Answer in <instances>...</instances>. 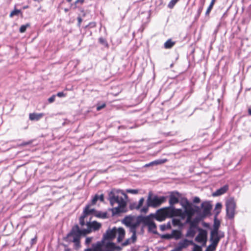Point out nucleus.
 Instances as JSON below:
<instances>
[{"label":"nucleus","mask_w":251,"mask_h":251,"mask_svg":"<svg viewBox=\"0 0 251 251\" xmlns=\"http://www.w3.org/2000/svg\"><path fill=\"white\" fill-rule=\"evenodd\" d=\"M195 241L199 243H202V246H205L207 241V232L206 230L201 229L198 235L195 238Z\"/></svg>","instance_id":"12"},{"label":"nucleus","mask_w":251,"mask_h":251,"mask_svg":"<svg viewBox=\"0 0 251 251\" xmlns=\"http://www.w3.org/2000/svg\"><path fill=\"white\" fill-rule=\"evenodd\" d=\"M65 249H64V251H71V250L68 248V247H67L66 246H65Z\"/></svg>","instance_id":"56"},{"label":"nucleus","mask_w":251,"mask_h":251,"mask_svg":"<svg viewBox=\"0 0 251 251\" xmlns=\"http://www.w3.org/2000/svg\"><path fill=\"white\" fill-rule=\"evenodd\" d=\"M179 0H171L168 3V7L170 9H172Z\"/></svg>","instance_id":"37"},{"label":"nucleus","mask_w":251,"mask_h":251,"mask_svg":"<svg viewBox=\"0 0 251 251\" xmlns=\"http://www.w3.org/2000/svg\"><path fill=\"white\" fill-rule=\"evenodd\" d=\"M19 14H21V15H22V12H21V11L20 10H19V9H14V10L12 11L10 13V15H9V17L10 18H12L15 15H19Z\"/></svg>","instance_id":"31"},{"label":"nucleus","mask_w":251,"mask_h":251,"mask_svg":"<svg viewBox=\"0 0 251 251\" xmlns=\"http://www.w3.org/2000/svg\"><path fill=\"white\" fill-rule=\"evenodd\" d=\"M200 4L199 8L198 9L197 14V17L198 18H199L200 16V15L202 11L204 5L205 4V0H200Z\"/></svg>","instance_id":"23"},{"label":"nucleus","mask_w":251,"mask_h":251,"mask_svg":"<svg viewBox=\"0 0 251 251\" xmlns=\"http://www.w3.org/2000/svg\"><path fill=\"white\" fill-rule=\"evenodd\" d=\"M96 212L94 208H90V204H87L83 209L82 215L79 218V223L85 235L90 233L92 231L99 230L101 227V224L97 221L91 222V217L90 215H93Z\"/></svg>","instance_id":"1"},{"label":"nucleus","mask_w":251,"mask_h":251,"mask_svg":"<svg viewBox=\"0 0 251 251\" xmlns=\"http://www.w3.org/2000/svg\"><path fill=\"white\" fill-rule=\"evenodd\" d=\"M195 233H196V231H195V228L190 227L187 232L186 236L193 237L195 236Z\"/></svg>","instance_id":"27"},{"label":"nucleus","mask_w":251,"mask_h":251,"mask_svg":"<svg viewBox=\"0 0 251 251\" xmlns=\"http://www.w3.org/2000/svg\"><path fill=\"white\" fill-rule=\"evenodd\" d=\"M167 197L165 196L158 197L155 195L153 196L152 192L148 193L146 204L141 209V213H147L150 207L156 208L160 206L166 201Z\"/></svg>","instance_id":"3"},{"label":"nucleus","mask_w":251,"mask_h":251,"mask_svg":"<svg viewBox=\"0 0 251 251\" xmlns=\"http://www.w3.org/2000/svg\"><path fill=\"white\" fill-rule=\"evenodd\" d=\"M229 187L228 185H225L220 189L217 190L213 194L214 196H221L226 193L228 190Z\"/></svg>","instance_id":"19"},{"label":"nucleus","mask_w":251,"mask_h":251,"mask_svg":"<svg viewBox=\"0 0 251 251\" xmlns=\"http://www.w3.org/2000/svg\"><path fill=\"white\" fill-rule=\"evenodd\" d=\"M94 214L97 217L100 218H102V219H105L107 217V214L106 212H97L96 211L95 213Z\"/></svg>","instance_id":"28"},{"label":"nucleus","mask_w":251,"mask_h":251,"mask_svg":"<svg viewBox=\"0 0 251 251\" xmlns=\"http://www.w3.org/2000/svg\"><path fill=\"white\" fill-rule=\"evenodd\" d=\"M175 44V42L172 41L171 39H169L164 43V48L165 49H171Z\"/></svg>","instance_id":"25"},{"label":"nucleus","mask_w":251,"mask_h":251,"mask_svg":"<svg viewBox=\"0 0 251 251\" xmlns=\"http://www.w3.org/2000/svg\"><path fill=\"white\" fill-rule=\"evenodd\" d=\"M149 230L154 232V230L156 229V226L153 221L151 222L148 226Z\"/></svg>","instance_id":"32"},{"label":"nucleus","mask_w":251,"mask_h":251,"mask_svg":"<svg viewBox=\"0 0 251 251\" xmlns=\"http://www.w3.org/2000/svg\"><path fill=\"white\" fill-rule=\"evenodd\" d=\"M172 223L174 226H181L182 224L179 219H174L172 220Z\"/></svg>","instance_id":"33"},{"label":"nucleus","mask_w":251,"mask_h":251,"mask_svg":"<svg viewBox=\"0 0 251 251\" xmlns=\"http://www.w3.org/2000/svg\"><path fill=\"white\" fill-rule=\"evenodd\" d=\"M104 249V251H114V250L121 251L122 249V247L116 246L115 244L112 242L106 243Z\"/></svg>","instance_id":"16"},{"label":"nucleus","mask_w":251,"mask_h":251,"mask_svg":"<svg viewBox=\"0 0 251 251\" xmlns=\"http://www.w3.org/2000/svg\"><path fill=\"white\" fill-rule=\"evenodd\" d=\"M222 206V205L221 203H217L216 205V208H221Z\"/></svg>","instance_id":"53"},{"label":"nucleus","mask_w":251,"mask_h":251,"mask_svg":"<svg viewBox=\"0 0 251 251\" xmlns=\"http://www.w3.org/2000/svg\"><path fill=\"white\" fill-rule=\"evenodd\" d=\"M123 223L129 228V232L132 234L130 238L127 239L122 244V246L125 247L131 244L134 243L136 241L137 237L136 236V229L131 226V223L129 222H127L125 219H124L123 220Z\"/></svg>","instance_id":"7"},{"label":"nucleus","mask_w":251,"mask_h":251,"mask_svg":"<svg viewBox=\"0 0 251 251\" xmlns=\"http://www.w3.org/2000/svg\"><path fill=\"white\" fill-rule=\"evenodd\" d=\"M214 5V4L210 2V5L208 7V8H207V10H206V11L205 12V15L206 16H209V14H210L211 10L212 9Z\"/></svg>","instance_id":"39"},{"label":"nucleus","mask_w":251,"mask_h":251,"mask_svg":"<svg viewBox=\"0 0 251 251\" xmlns=\"http://www.w3.org/2000/svg\"><path fill=\"white\" fill-rule=\"evenodd\" d=\"M29 26H30V25L29 24H27L25 25H21L19 29L20 32L21 33L25 32L26 31L27 27H29Z\"/></svg>","instance_id":"38"},{"label":"nucleus","mask_w":251,"mask_h":251,"mask_svg":"<svg viewBox=\"0 0 251 251\" xmlns=\"http://www.w3.org/2000/svg\"><path fill=\"white\" fill-rule=\"evenodd\" d=\"M168 207H165L157 210L155 215L154 218L159 222L164 221L167 218H170V214Z\"/></svg>","instance_id":"9"},{"label":"nucleus","mask_w":251,"mask_h":251,"mask_svg":"<svg viewBox=\"0 0 251 251\" xmlns=\"http://www.w3.org/2000/svg\"><path fill=\"white\" fill-rule=\"evenodd\" d=\"M99 199V196L98 195H96L91 201V203L90 204V206L91 205H95Z\"/></svg>","instance_id":"40"},{"label":"nucleus","mask_w":251,"mask_h":251,"mask_svg":"<svg viewBox=\"0 0 251 251\" xmlns=\"http://www.w3.org/2000/svg\"><path fill=\"white\" fill-rule=\"evenodd\" d=\"M82 228L80 229L78 225L73 226L66 238L68 241L74 243L75 248L78 249L80 247V238L81 236H85Z\"/></svg>","instance_id":"5"},{"label":"nucleus","mask_w":251,"mask_h":251,"mask_svg":"<svg viewBox=\"0 0 251 251\" xmlns=\"http://www.w3.org/2000/svg\"><path fill=\"white\" fill-rule=\"evenodd\" d=\"M68 2H71L72 0H66ZM85 0H76L74 3H71V8H72L73 9H75L77 7L78 4H82L84 2Z\"/></svg>","instance_id":"22"},{"label":"nucleus","mask_w":251,"mask_h":251,"mask_svg":"<svg viewBox=\"0 0 251 251\" xmlns=\"http://www.w3.org/2000/svg\"><path fill=\"white\" fill-rule=\"evenodd\" d=\"M77 19L78 21V25L80 26L82 21V19L80 17H78Z\"/></svg>","instance_id":"51"},{"label":"nucleus","mask_w":251,"mask_h":251,"mask_svg":"<svg viewBox=\"0 0 251 251\" xmlns=\"http://www.w3.org/2000/svg\"><path fill=\"white\" fill-rule=\"evenodd\" d=\"M248 114L250 115V116H251V107H249L248 108Z\"/></svg>","instance_id":"55"},{"label":"nucleus","mask_w":251,"mask_h":251,"mask_svg":"<svg viewBox=\"0 0 251 251\" xmlns=\"http://www.w3.org/2000/svg\"><path fill=\"white\" fill-rule=\"evenodd\" d=\"M56 96L58 97H64L66 96V94H64L63 92H59L57 93Z\"/></svg>","instance_id":"49"},{"label":"nucleus","mask_w":251,"mask_h":251,"mask_svg":"<svg viewBox=\"0 0 251 251\" xmlns=\"http://www.w3.org/2000/svg\"><path fill=\"white\" fill-rule=\"evenodd\" d=\"M196 210L192 207V205L188 204L185 206L184 208V215H187L186 222L190 224L193 220H192V216L194 215Z\"/></svg>","instance_id":"11"},{"label":"nucleus","mask_w":251,"mask_h":251,"mask_svg":"<svg viewBox=\"0 0 251 251\" xmlns=\"http://www.w3.org/2000/svg\"><path fill=\"white\" fill-rule=\"evenodd\" d=\"M179 0H171L168 3V7L170 9H172Z\"/></svg>","instance_id":"34"},{"label":"nucleus","mask_w":251,"mask_h":251,"mask_svg":"<svg viewBox=\"0 0 251 251\" xmlns=\"http://www.w3.org/2000/svg\"><path fill=\"white\" fill-rule=\"evenodd\" d=\"M171 225L170 222L168 223L167 224H163L160 226V229L162 231H164L166 229H171Z\"/></svg>","instance_id":"29"},{"label":"nucleus","mask_w":251,"mask_h":251,"mask_svg":"<svg viewBox=\"0 0 251 251\" xmlns=\"http://www.w3.org/2000/svg\"><path fill=\"white\" fill-rule=\"evenodd\" d=\"M226 214L229 219H233L236 213V202L233 198H230L226 202Z\"/></svg>","instance_id":"8"},{"label":"nucleus","mask_w":251,"mask_h":251,"mask_svg":"<svg viewBox=\"0 0 251 251\" xmlns=\"http://www.w3.org/2000/svg\"><path fill=\"white\" fill-rule=\"evenodd\" d=\"M145 201V199L143 197L141 198L139 201L138 203L134 202L131 205V209H135L136 210H140L141 211V209L143 208V203Z\"/></svg>","instance_id":"20"},{"label":"nucleus","mask_w":251,"mask_h":251,"mask_svg":"<svg viewBox=\"0 0 251 251\" xmlns=\"http://www.w3.org/2000/svg\"><path fill=\"white\" fill-rule=\"evenodd\" d=\"M102 242H98L92 245V248H87L83 251H104V250H103L104 247L102 246Z\"/></svg>","instance_id":"18"},{"label":"nucleus","mask_w":251,"mask_h":251,"mask_svg":"<svg viewBox=\"0 0 251 251\" xmlns=\"http://www.w3.org/2000/svg\"><path fill=\"white\" fill-rule=\"evenodd\" d=\"M106 107V104L105 103H103L101 104H100V103H98L97 105V110L98 111L100 110L101 109L105 108Z\"/></svg>","instance_id":"44"},{"label":"nucleus","mask_w":251,"mask_h":251,"mask_svg":"<svg viewBox=\"0 0 251 251\" xmlns=\"http://www.w3.org/2000/svg\"><path fill=\"white\" fill-rule=\"evenodd\" d=\"M153 218H154V214H151L147 216H139L137 217L133 216H127L124 219L127 222L131 223V226L137 230L140 224H143L144 226H148L153 221Z\"/></svg>","instance_id":"4"},{"label":"nucleus","mask_w":251,"mask_h":251,"mask_svg":"<svg viewBox=\"0 0 251 251\" xmlns=\"http://www.w3.org/2000/svg\"><path fill=\"white\" fill-rule=\"evenodd\" d=\"M43 113H30L29 115V119L31 121H38L44 116Z\"/></svg>","instance_id":"21"},{"label":"nucleus","mask_w":251,"mask_h":251,"mask_svg":"<svg viewBox=\"0 0 251 251\" xmlns=\"http://www.w3.org/2000/svg\"><path fill=\"white\" fill-rule=\"evenodd\" d=\"M216 0H211V3L215 4Z\"/></svg>","instance_id":"59"},{"label":"nucleus","mask_w":251,"mask_h":251,"mask_svg":"<svg viewBox=\"0 0 251 251\" xmlns=\"http://www.w3.org/2000/svg\"><path fill=\"white\" fill-rule=\"evenodd\" d=\"M172 236L173 238L178 240L181 237V232L178 230H173L172 232Z\"/></svg>","instance_id":"24"},{"label":"nucleus","mask_w":251,"mask_h":251,"mask_svg":"<svg viewBox=\"0 0 251 251\" xmlns=\"http://www.w3.org/2000/svg\"><path fill=\"white\" fill-rule=\"evenodd\" d=\"M194 242L193 241L184 239L179 242L176 246L178 250L181 251L183 249L187 248L189 245H193Z\"/></svg>","instance_id":"17"},{"label":"nucleus","mask_w":251,"mask_h":251,"mask_svg":"<svg viewBox=\"0 0 251 251\" xmlns=\"http://www.w3.org/2000/svg\"><path fill=\"white\" fill-rule=\"evenodd\" d=\"M224 237V233H219L218 232L211 231L210 235V241L213 245L217 246L220 239Z\"/></svg>","instance_id":"10"},{"label":"nucleus","mask_w":251,"mask_h":251,"mask_svg":"<svg viewBox=\"0 0 251 251\" xmlns=\"http://www.w3.org/2000/svg\"><path fill=\"white\" fill-rule=\"evenodd\" d=\"M163 237L164 238H166V239H170L173 238H172V234H165V235H164L163 236Z\"/></svg>","instance_id":"50"},{"label":"nucleus","mask_w":251,"mask_h":251,"mask_svg":"<svg viewBox=\"0 0 251 251\" xmlns=\"http://www.w3.org/2000/svg\"><path fill=\"white\" fill-rule=\"evenodd\" d=\"M33 140H30L27 142H24L22 143L21 144H20L19 146L24 147L27 145H30L32 143Z\"/></svg>","instance_id":"45"},{"label":"nucleus","mask_w":251,"mask_h":251,"mask_svg":"<svg viewBox=\"0 0 251 251\" xmlns=\"http://www.w3.org/2000/svg\"><path fill=\"white\" fill-rule=\"evenodd\" d=\"M201 207L202 209V216H206L210 213L212 205L209 202L207 201L203 202L201 204Z\"/></svg>","instance_id":"14"},{"label":"nucleus","mask_w":251,"mask_h":251,"mask_svg":"<svg viewBox=\"0 0 251 251\" xmlns=\"http://www.w3.org/2000/svg\"><path fill=\"white\" fill-rule=\"evenodd\" d=\"M198 222L196 219L193 220V221L190 223V227L195 228L197 226Z\"/></svg>","instance_id":"41"},{"label":"nucleus","mask_w":251,"mask_h":251,"mask_svg":"<svg viewBox=\"0 0 251 251\" xmlns=\"http://www.w3.org/2000/svg\"><path fill=\"white\" fill-rule=\"evenodd\" d=\"M220 226V223L218 220H216V219L214 221V223L213 225V228L211 230V231L218 232H219V228Z\"/></svg>","instance_id":"26"},{"label":"nucleus","mask_w":251,"mask_h":251,"mask_svg":"<svg viewBox=\"0 0 251 251\" xmlns=\"http://www.w3.org/2000/svg\"><path fill=\"white\" fill-rule=\"evenodd\" d=\"M34 240H36V239H32V241H34Z\"/></svg>","instance_id":"62"},{"label":"nucleus","mask_w":251,"mask_h":251,"mask_svg":"<svg viewBox=\"0 0 251 251\" xmlns=\"http://www.w3.org/2000/svg\"><path fill=\"white\" fill-rule=\"evenodd\" d=\"M194 246V248L192 251H202V248L201 246L195 244L194 243L193 245Z\"/></svg>","instance_id":"43"},{"label":"nucleus","mask_w":251,"mask_h":251,"mask_svg":"<svg viewBox=\"0 0 251 251\" xmlns=\"http://www.w3.org/2000/svg\"><path fill=\"white\" fill-rule=\"evenodd\" d=\"M179 194L178 192H172L169 197V204L170 206L173 207V206L179 202Z\"/></svg>","instance_id":"15"},{"label":"nucleus","mask_w":251,"mask_h":251,"mask_svg":"<svg viewBox=\"0 0 251 251\" xmlns=\"http://www.w3.org/2000/svg\"><path fill=\"white\" fill-rule=\"evenodd\" d=\"M99 41L100 44L103 45L105 47L107 48L109 47L108 44L105 38L103 37H100L99 39Z\"/></svg>","instance_id":"30"},{"label":"nucleus","mask_w":251,"mask_h":251,"mask_svg":"<svg viewBox=\"0 0 251 251\" xmlns=\"http://www.w3.org/2000/svg\"><path fill=\"white\" fill-rule=\"evenodd\" d=\"M171 251H180L178 250V248L176 247L174 250Z\"/></svg>","instance_id":"57"},{"label":"nucleus","mask_w":251,"mask_h":251,"mask_svg":"<svg viewBox=\"0 0 251 251\" xmlns=\"http://www.w3.org/2000/svg\"><path fill=\"white\" fill-rule=\"evenodd\" d=\"M179 0H171L168 3V7L170 9H172Z\"/></svg>","instance_id":"35"},{"label":"nucleus","mask_w":251,"mask_h":251,"mask_svg":"<svg viewBox=\"0 0 251 251\" xmlns=\"http://www.w3.org/2000/svg\"><path fill=\"white\" fill-rule=\"evenodd\" d=\"M127 192L131 194H136L138 193V190L137 189H130L128 190Z\"/></svg>","instance_id":"47"},{"label":"nucleus","mask_w":251,"mask_h":251,"mask_svg":"<svg viewBox=\"0 0 251 251\" xmlns=\"http://www.w3.org/2000/svg\"><path fill=\"white\" fill-rule=\"evenodd\" d=\"M179 0H171L168 3V7L170 9H172Z\"/></svg>","instance_id":"36"},{"label":"nucleus","mask_w":251,"mask_h":251,"mask_svg":"<svg viewBox=\"0 0 251 251\" xmlns=\"http://www.w3.org/2000/svg\"><path fill=\"white\" fill-rule=\"evenodd\" d=\"M170 218L174 216H180L182 218H184V212L181 209H176L174 207L168 206Z\"/></svg>","instance_id":"13"},{"label":"nucleus","mask_w":251,"mask_h":251,"mask_svg":"<svg viewBox=\"0 0 251 251\" xmlns=\"http://www.w3.org/2000/svg\"><path fill=\"white\" fill-rule=\"evenodd\" d=\"M28 8V5H25L23 7V9H25Z\"/></svg>","instance_id":"58"},{"label":"nucleus","mask_w":251,"mask_h":251,"mask_svg":"<svg viewBox=\"0 0 251 251\" xmlns=\"http://www.w3.org/2000/svg\"><path fill=\"white\" fill-rule=\"evenodd\" d=\"M193 202L194 203H199L200 202V199L198 197H195L193 200Z\"/></svg>","instance_id":"52"},{"label":"nucleus","mask_w":251,"mask_h":251,"mask_svg":"<svg viewBox=\"0 0 251 251\" xmlns=\"http://www.w3.org/2000/svg\"><path fill=\"white\" fill-rule=\"evenodd\" d=\"M100 201H104V196L103 194L100 195L99 196V199Z\"/></svg>","instance_id":"54"},{"label":"nucleus","mask_w":251,"mask_h":251,"mask_svg":"<svg viewBox=\"0 0 251 251\" xmlns=\"http://www.w3.org/2000/svg\"><path fill=\"white\" fill-rule=\"evenodd\" d=\"M56 96L55 95H52L50 98L48 99V101L49 103H52L54 101Z\"/></svg>","instance_id":"46"},{"label":"nucleus","mask_w":251,"mask_h":251,"mask_svg":"<svg viewBox=\"0 0 251 251\" xmlns=\"http://www.w3.org/2000/svg\"><path fill=\"white\" fill-rule=\"evenodd\" d=\"M117 234V242L118 243L121 242L125 238L126 232L123 227H119L117 228L116 227H113L112 229H108L106 230V233L104 234L102 240L100 242H102V246L104 248L105 245L107 241H111L114 239L116 235Z\"/></svg>","instance_id":"2"},{"label":"nucleus","mask_w":251,"mask_h":251,"mask_svg":"<svg viewBox=\"0 0 251 251\" xmlns=\"http://www.w3.org/2000/svg\"><path fill=\"white\" fill-rule=\"evenodd\" d=\"M217 246L210 244L209 245L205 250V251H214L216 249Z\"/></svg>","instance_id":"42"},{"label":"nucleus","mask_w":251,"mask_h":251,"mask_svg":"<svg viewBox=\"0 0 251 251\" xmlns=\"http://www.w3.org/2000/svg\"><path fill=\"white\" fill-rule=\"evenodd\" d=\"M92 240V237H87L85 240V244L89 245Z\"/></svg>","instance_id":"48"},{"label":"nucleus","mask_w":251,"mask_h":251,"mask_svg":"<svg viewBox=\"0 0 251 251\" xmlns=\"http://www.w3.org/2000/svg\"><path fill=\"white\" fill-rule=\"evenodd\" d=\"M110 202L112 206H113L115 203L118 204L117 207H113L112 209V212L114 215L126 211V203L122 197L113 195L110 198Z\"/></svg>","instance_id":"6"},{"label":"nucleus","mask_w":251,"mask_h":251,"mask_svg":"<svg viewBox=\"0 0 251 251\" xmlns=\"http://www.w3.org/2000/svg\"><path fill=\"white\" fill-rule=\"evenodd\" d=\"M64 10H65V12H67V11H68L69 10H68V9L65 8L64 9Z\"/></svg>","instance_id":"60"},{"label":"nucleus","mask_w":251,"mask_h":251,"mask_svg":"<svg viewBox=\"0 0 251 251\" xmlns=\"http://www.w3.org/2000/svg\"><path fill=\"white\" fill-rule=\"evenodd\" d=\"M34 1H39V0H33Z\"/></svg>","instance_id":"61"}]
</instances>
